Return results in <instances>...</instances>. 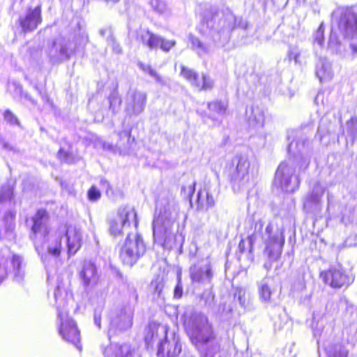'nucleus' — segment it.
Here are the masks:
<instances>
[{
  "label": "nucleus",
  "mask_w": 357,
  "mask_h": 357,
  "mask_svg": "<svg viewBox=\"0 0 357 357\" xmlns=\"http://www.w3.org/2000/svg\"><path fill=\"white\" fill-rule=\"evenodd\" d=\"M308 127L294 130L288 132L289 142L287 151L291 157L282 162L275 174L274 183L286 192H294L300 185L299 174L304 172L310 163L312 153V141L305 130Z\"/></svg>",
  "instance_id": "nucleus-1"
},
{
  "label": "nucleus",
  "mask_w": 357,
  "mask_h": 357,
  "mask_svg": "<svg viewBox=\"0 0 357 357\" xmlns=\"http://www.w3.org/2000/svg\"><path fill=\"white\" fill-rule=\"evenodd\" d=\"M250 225L248 229L247 239H241L238 246V257L248 250L252 252L255 243H264L266 245L265 253L268 261L264 263V267L268 271L273 266V263L278 261L282 252L285 242L283 228L279 227L273 222H268L264 229V220L261 215L254 213L248 220Z\"/></svg>",
  "instance_id": "nucleus-2"
},
{
  "label": "nucleus",
  "mask_w": 357,
  "mask_h": 357,
  "mask_svg": "<svg viewBox=\"0 0 357 357\" xmlns=\"http://www.w3.org/2000/svg\"><path fill=\"white\" fill-rule=\"evenodd\" d=\"M203 22L209 29V35L213 42L218 45H224L229 42L231 31L241 29L248 32L250 24L246 20L237 19L229 8L219 10L211 6L204 13Z\"/></svg>",
  "instance_id": "nucleus-3"
},
{
  "label": "nucleus",
  "mask_w": 357,
  "mask_h": 357,
  "mask_svg": "<svg viewBox=\"0 0 357 357\" xmlns=\"http://www.w3.org/2000/svg\"><path fill=\"white\" fill-rule=\"evenodd\" d=\"M186 332L201 357H213L219 347L215 342V333L207 316L195 312L185 323Z\"/></svg>",
  "instance_id": "nucleus-4"
},
{
  "label": "nucleus",
  "mask_w": 357,
  "mask_h": 357,
  "mask_svg": "<svg viewBox=\"0 0 357 357\" xmlns=\"http://www.w3.org/2000/svg\"><path fill=\"white\" fill-rule=\"evenodd\" d=\"M56 307L58 312L59 333L62 338L72 343L79 351L80 335L75 321L68 315L67 307L72 300V293L68 285L63 282L58 283L54 292Z\"/></svg>",
  "instance_id": "nucleus-5"
},
{
  "label": "nucleus",
  "mask_w": 357,
  "mask_h": 357,
  "mask_svg": "<svg viewBox=\"0 0 357 357\" xmlns=\"http://www.w3.org/2000/svg\"><path fill=\"white\" fill-rule=\"evenodd\" d=\"M63 231H52L43 236V243L40 240H36L34 246L38 255L47 269V280L50 278L51 266L59 257L62 249L61 240Z\"/></svg>",
  "instance_id": "nucleus-6"
},
{
  "label": "nucleus",
  "mask_w": 357,
  "mask_h": 357,
  "mask_svg": "<svg viewBox=\"0 0 357 357\" xmlns=\"http://www.w3.org/2000/svg\"><path fill=\"white\" fill-rule=\"evenodd\" d=\"M250 162L245 153L235 155L227 172V177L234 192L245 188L250 181L249 168Z\"/></svg>",
  "instance_id": "nucleus-7"
},
{
  "label": "nucleus",
  "mask_w": 357,
  "mask_h": 357,
  "mask_svg": "<svg viewBox=\"0 0 357 357\" xmlns=\"http://www.w3.org/2000/svg\"><path fill=\"white\" fill-rule=\"evenodd\" d=\"M331 26L345 38H357V13L352 8H337L331 13Z\"/></svg>",
  "instance_id": "nucleus-8"
},
{
  "label": "nucleus",
  "mask_w": 357,
  "mask_h": 357,
  "mask_svg": "<svg viewBox=\"0 0 357 357\" xmlns=\"http://www.w3.org/2000/svg\"><path fill=\"white\" fill-rule=\"evenodd\" d=\"M133 225L136 229L138 225L137 212L130 206L121 207L116 216L109 220V231L114 237L121 236Z\"/></svg>",
  "instance_id": "nucleus-9"
},
{
  "label": "nucleus",
  "mask_w": 357,
  "mask_h": 357,
  "mask_svg": "<svg viewBox=\"0 0 357 357\" xmlns=\"http://www.w3.org/2000/svg\"><path fill=\"white\" fill-rule=\"evenodd\" d=\"M145 250L142 236L137 233L128 232L125 243L120 251V258L125 265L130 267L144 254Z\"/></svg>",
  "instance_id": "nucleus-10"
},
{
  "label": "nucleus",
  "mask_w": 357,
  "mask_h": 357,
  "mask_svg": "<svg viewBox=\"0 0 357 357\" xmlns=\"http://www.w3.org/2000/svg\"><path fill=\"white\" fill-rule=\"evenodd\" d=\"M169 327L167 325L158 324V336L159 333L162 335L158 343V357H175L181 351V345L179 338L174 331L169 335Z\"/></svg>",
  "instance_id": "nucleus-11"
},
{
  "label": "nucleus",
  "mask_w": 357,
  "mask_h": 357,
  "mask_svg": "<svg viewBox=\"0 0 357 357\" xmlns=\"http://www.w3.org/2000/svg\"><path fill=\"white\" fill-rule=\"evenodd\" d=\"M169 327L167 325L158 324V336L159 333L162 335L158 343V357H175L181 351V345L179 338L174 331L169 335Z\"/></svg>",
  "instance_id": "nucleus-12"
},
{
  "label": "nucleus",
  "mask_w": 357,
  "mask_h": 357,
  "mask_svg": "<svg viewBox=\"0 0 357 357\" xmlns=\"http://www.w3.org/2000/svg\"><path fill=\"white\" fill-rule=\"evenodd\" d=\"M320 276L326 284L333 289L347 288L354 281V277L340 264L331 265L321 272Z\"/></svg>",
  "instance_id": "nucleus-13"
},
{
  "label": "nucleus",
  "mask_w": 357,
  "mask_h": 357,
  "mask_svg": "<svg viewBox=\"0 0 357 357\" xmlns=\"http://www.w3.org/2000/svg\"><path fill=\"white\" fill-rule=\"evenodd\" d=\"M326 187L320 181H314L310 185L307 194L303 197V210L310 215L316 216L322 210V197L326 191Z\"/></svg>",
  "instance_id": "nucleus-14"
},
{
  "label": "nucleus",
  "mask_w": 357,
  "mask_h": 357,
  "mask_svg": "<svg viewBox=\"0 0 357 357\" xmlns=\"http://www.w3.org/2000/svg\"><path fill=\"white\" fill-rule=\"evenodd\" d=\"M133 310L130 305L116 309L109 314V327L108 337L115 335L118 331L130 328L132 325Z\"/></svg>",
  "instance_id": "nucleus-15"
},
{
  "label": "nucleus",
  "mask_w": 357,
  "mask_h": 357,
  "mask_svg": "<svg viewBox=\"0 0 357 357\" xmlns=\"http://www.w3.org/2000/svg\"><path fill=\"white\" fill-rule=\"evenodd\" d=\"M75 52L73 41L63 36H60L53 43L49 51V57L54 63L70 59Z\"/></svg>",
  "instance_id": "nucleus-16"
},
{
  "label": "nucleus",
  "mask_w": 357,
  "mask_h": 357,
  "mask_svg": "<svg viewBox=\"0 0 357 357\" xmlns=\"http://www.w3.org/2000/svg\"><path fill=\"white\" fill-rule=\"evenodd\" d=\"M146 96L144 93L130 89L125 98V112L128 116L139 115L144 109Z\"/></svg>",
  "instance_id": "nucleus-17"
},
{
  "label": "nucleus",
  "mask_w": 357,
  "mask_h": 357,
  "mask_svg": "<svg viewBox=\"0 0 357 357\" xmlns=\"http://www.w3.org/2000/svg\"><path fill=\"white\" fill-rule=\"evenodd\" d=\"M63 231L66 238V245L69 256L74 255L81 248L82 243V233L81 229L76 225H66L58 229Z\"/></svg>",
  "instance_id": "nucleus-18"
},
{
  "label": "nucleus",
  "mask_w": 357,
  "mask_h": 357,
  "mask_svg": "<svg viewBox=\"0 0 357 357\" xmlns=\"http://www.w3.org/2000/svg\"><path fill=\"white\" fill-rule=\"evenodd\" d=\"M49 216L47 212L44 209H39L32 217L31 238L35 243L36 240H40L38 237H43L52 231L48 225Z\"/></svg>",
  "instance_id": "nucleus-19"
},
{
  "label": "nucleus",
  "mask_w": 357,
  "mask_h": 357,
  "mask_svg": "<svg viewBox=\"0 0 357 357\" xmlns=\"http://www.w3.org/2000/svg\"><path fill=\"white\" fill-rule=\"evenodd\" d=\"M181 75L199 91H210L213 87V80L206 74H203L200 79L196 71L188 67L182 66Z\"/></svg>",
  "instance_id": "nucleus-20"
},
{
  "label": "nucleus",
  "mask_w": 357,
  "mask_h": 357,
  "mask_svg": "<svg viewBox=\"0 0 357 357\" xmlns=\"http://www.w3.org/2000/svg\"><path fill=\"white\" fill-rule=\"evenodd\" d=\"M42 22L41 5L38 4L34 8H29L26 13L21 15L19 23L23 32H31Z\"/></svg>",
  "instance_id": "nucleus-21"
},
{
  "label": "nucleus",
  "mask_w": 357,
  "mask_h": 357,
  "mask_svg": "<svg viewBox=\"0 0 357 357\" xmlns=\"http://www.w3.org/2000/svg\"><path fill=\"white\" fill-rule=\"evenodd\" d=\"M190 276L192 282L210 284L213 278L210 262L194 264L190 268Z\"/></svg>",
  "instance_id": "nucleus-22"
},
{
  "label": "nucleus",
  "mask_w": 357,
  "mask_h": 357,
  "mask_svg": "<svg viewBox=\"0 0 357 357\" xmlns=\"http://www.w3.org/2000/svg\"><path fill=\"white\" fill-rule=\"evenodd\" d=\"M79 278L86 288H92L97 285L100 274L96 264L91 261H84L79 272Z\"/></svg>",
  "instance_id": "nucleus-23"
},
{
  "label": "nucleus",
  "mask_w": 357,
  "mask_h": 357,
  "mask_svg": "<svg viewBox=\"0 0 357 357\" xmlns=\"http://www.w3.org/2000/svg\"><path fill=\"white\" fill-rule=\"evenodd\" d=\"M336 128L335 121L333 122L328 116H323L319 122L317 136L321 142L326 139V142L328 143L331 139H333L336 137L338 138L336 134Z\"/></svg>",
  "instance_id": "nucleus-24"
},
{
  "label": "nucleus",
  "mask_w": 357,
  "mask_h": 357,
  "mask_svg": "<svg viewBox=\"0 0 357 357\" xmlns=\"http://www.w3.org/2000/svg\"><path fill=\"white\" fill-rule=\"evenodd\" d=\"M174 221V211L169 203H167L160 209L159 215H158V225L160 224L161 229H163L164 235L170 237L172 227Z\"/></svg>",
  "instance_id": "nucleus-25"
},
{
  "label": "nucleus",
  "mask_w": 357,
  "mask_h": 357,
  "mask_svg": "<svg viewBox=\"0 0 357 357\" xmlns=\"http://www.w3.org/2000/svg\"><path fill=\"white\" fill-rule=\"evenodd\" d=\"M245 116L250 128L253 129L261 128L264 126V111L261 107L252 105L247 108Z\"/></svg>",
  "instance_id": "nucleus-26"
},
{
  "label": "nucleus",
  "mask_w": 357,
  "mask_h": 357,
  "mask_svg": "<svg viewBox=\"0 0 357 357\" xmlns=\"http://www.w3.org/2000/svg\"><path fill=\"white\" fill-rule=\"evenodd\" d=\"M104 357H133V349L128 344H112L103 351Z\"/></svg>",
  "instance_id": "nucleus-27"
},
{
  "label": "nucleus",
  "mask_w": 357,
  "mask_h": 357,
  "mask_svg": "<svg viewBox=\"0 0 357 357\" xmlns=\"http://www.w3.org/2000/svg\"><path fill=\"white\" fill-rule=\"evenodd\" d=\"M316 75L320 82L329 81L333 77L331 63L326 57H320L316 66Z\"/></svg>",
  "instance_id": "nucleus-28"
},
{
  "label": "nucleus",
  "mask_w": 357,
  "mask_h": 357,
  "mask_svg": "<svg viewBox=\"0 0 357 357\" xmlns=\"http://www.w3.org/2000/svg\"><path fill=\"white\" fill-rule=\"evenodd\" d=\"M11 264L14 273V280L17 282L23 281L24 273V264L22 257L14 255L11 259Z\"/></svg>",
  "instance_id": "nucleus-29"
},
{
  "label": "nucleus",
  "mask_w": 357,
  "mask_h": 357,
  "mask_svg": "<svg viewBox=\"0 0 357 357\" xmlns=\"http://www.w3.org/2000/svg\"><path fill=\"white\" fill-rule=\"evenodd\" d=\"M325 351L327 357H347L349 354V350L340 343L329 344Z\"/></svg>",
  "instance_id": "nucleus-30"
},
{
  "label": "nucleus",
  "mask_w": 357,
  "mask_h": 357,
  "mask_svg": "<svg viewBox=\"0 0 357 357\" xmlns=\"http://www.w3.org/2000/svg\"><path fill=\"white\" fill-rule=\"evenodd\" d=\"M13 189L8 184H4L0 187V205L10 206L13 203Z\"/></svg>",
  "instance_id": "nucleus-31"
},
{
  "label": "nucleus",
  "mask_w": 357,
  "mask_h": 357,
  "mask_svg": "<svg viewBox=\"0 0 357 357\" xmlns=\"http://www.w3.org/2000/svg\"><path fill=\"white\" fill-rule=\"evenodd\" d=\"M156 331V322L151 321L144 329V342L147 349H153L155 342L154 335Z\"/></svg>",
  "instance_id": "nucleus-32"
},
{
  "label": "nucleus",
  "mask_w": 357,
  "mask_h": 357,
  "mask_svg": "<svg viewBox=\"0 0 357 357\" xmlns=\"http://www.w3.org/2000/svg\"><path fill=\"white\" fill-rule=\"evenodd\" d=\"M189 38L192 49L196 51L199 56L210 52L211 49L210 45L202 43L197 37L192 35H190Z\"/></svg>",
  "instance_id": "nucleus-33"
},
{
  "label": "nucleus",
  "mask_w": 357,
  "mask_h": 357,
  "mask_svg": "<svg viewBox=\"0 0 357 357\" xmlns=\"http://www.w3.org/2000/svg\"><path fill=\"white\" fill-rule=\"evenodd\" d=\"M258 291L259 298L263 303H271L272 291L266 280H262L258 283Z\"/></svg>",
  "instance_id": "nucleus-34"
},
{
  "label": "nucleus",
  "mask_w": 357,
  "mask_h": 357,
  "mask_svg": "<svg viewBox=\"0 0 357 357\" xmlns=\"http://www.w3.org/2000/svg\"><path fill=\"white\" fill-rule=\"evenodd\" d=\"M138 37L142 43L149 49H154L156 46V38L155 35L153 33H151L149 30H141Z\"/></svg>",
  "instance_id": "nucleus-35"
},
{
  "label": "nucleus",
  "mask_w": 357,
  "mask_h": 357,
  "mask_svg": "<svg viewBox=\"0 0 357 357\" xmlns=\"http://www.w3.org/2000/svg\"><path fill=\"white\" fill-rule=\"evenodd\" d=\"M341 47L342 43L340 40L338 39L337 36L333 33V29L331 31V33L329 37V40L328 42V49L331 52V53L335 54H341Z\"/></svg>",
  "instance_id": "nucleus-36"
},
{
  "label": "nucleus",
  "mask_w": 357,
  "mask_h": 357,
  "mask_svg": "<svg viewBox=\"0 0 357 357\" xmlns=\"http://www.w3.org/2000/svg\"><path fill=\"white\" fill-rule=\"evenodd\" d=\"M347 135L354 142L357 139V117H351L346 123Z\"/></svg>",
  "instance_id": "nucleus-37"
},
{
  "label": "nucleus",
  "mask_w": 357,
  "mask_h": 357,
  "mask_svg": "<svg viewBox=\"0 0 357 357\" xmlns=\"http://www.w3.org/2000/svg\"><path fill=\"white\" fill-rule=\"evenodd\" d=\"M209 110L215 112L219 115H223L226 113L227 109V103L220 100H216L208 103Z\"/></svg>",
  "instance_id": "nucleus-38"
},
{
  "label": "nucleus",
  "mask_w": 357,
  "mask_h": 357,
  "mask_svg": "<svg viewBox=\"0 0 357 357\" xmlns=\"http://www.w3.org/2000/svg\"><path fill=\"white\" fill-rule=\"evenodd\" d=\"M201 299L204 301V305L209 310H213L215 306V294L211 289L205 290L202 296Z\"/></svg>",
  "instance_id": "nucleus-39"
},
{
  "label": "nucleus",
  "mask_w": 357,
  "mask_h": 357,
  "mask_svg": "<svg viewBox=\"0 0 357 357\" xmlns=\"http://www.w3.org/2000/svg\"><path fill=\"white\" fill-rule=\"evenodd\" d=\"M109 109L113 112H116L120 107L121 100L116 91H113L108 98Z\"/></svg>",
  "instance_id": "nucleus-40"
},
{
  "label": "nucleus",
  "mask_w": 357,
  "mask_h": 357,
  "mask_svg": "<svg viewBox=\"0 0 357 357\" xmlns=\"http://www.w3.org/2000/svg\"><path fill=\"white\" fill-rule=\"evenodd\" d=\"M311 326H312V329L313 331V335L315 338L317 339V342L319 344V340L318 337H320V336L321 335V331L323 329V323H322V321H316V317H315L314 314H313L312 321Z\"/></svg>",
  "instance_id": "nucleus-41"
},
{
  "label": "nucleus",
  "mask_w": 357,
  "mask_h": 357,
  "mask_svg": "<svg viewBox=\"0 0 357 357\" xmlns=\"http://www.w3.org/2000/svg\"><path fill=\"white\" fill-rule=\"evenodd\" d=\"M3 119L10 126H20V122L19 119L10 109H6L3 112Z\"/></svg>",
  "instance_id": "nucleus-42"
},
{
  "label": "nucleus",
  "mask_w": 357,
  "mask_h": 357,
  "mask_svg": "<svg viewBox=\"0 0 357 357\" xmlns=\"http://www.w3.org/2000/svg\"><path fill=\"white\" fill-rule=\"evenodd\" d=\"M324 24L321 23L314 34V42L320 47H322L324 44Z\"/></svg>",
  "instance_id": "nucleus-43"
},
{
  "label": "nucleus",
  "mask_w": 357,
  "mask_h": 357,
  "mask_svg": "<svg viewBox=\"0 0 357 357\" xmlns=\"http://www.w3.org/2000/svg\"><path fill=\"white\" fill-rule=\"evenodd\" d=\"M234 298L235 301H238L241 307L245 308L247 305V298L245 296V291L243 289L238 288L236 289Z\"/></svg>",
  "instance_id": "nucleus-44"
},
{
  "label": "nucleus",
  "mask_w": 357,
  "mask_h": 357,
  "mask_svg": "<svg viewBox=\"0 0 357 357\" xmlns=\"http://www.w3.org/2000/svg\"><path fill=\"white\" fill-rule=\"evenodd\" d=\"M176 45V41L174 40H167L164 38L158 36V47L164 52H169L170 49Z\"/></svg>",
  "instance_id": "nucleus-45"
},
{
  "label": "nucleus",
  "mask_w": 357,
  "mask_h": 357,
  "mask_svg": "<svg viewBox=\"0 0 357 357\" xmlns=\"http://www.w3.org/2000/svg\"><path fill=\"white\" fill-rule=\"evenodd\" d=\"M89 38L88 36L82 33L76 37L75 41L74 43V46H75V50L79 49V47H83L88 43Z\"/></svg>",
  "instance_id": "nucleus-46"
},
{
  "label": "nucleus",
  "mask_w": 357,
  "mask_h": 357,
  "mask_svg": "<svg viewBox=\"0 0 357 357\" xmlns=\"http://www.w3.org/2000/svg\"><path fill=\"white\" fill-rule=\"evenodd\" d=\"M137 66L145 74L149 75L153 78L156 77V73L155 70L152 68L149 64H146L139 61L138 62Z\"/></svg>",
  "instance_id": "nucleus-47"
},
{
  "label": "nucleus",
  "mask_w": 357,
  "mask_h": 357,
  "mask_svg": "<svg viewBox=\"0 0 357 357\" xmlns=\"http://www.w3.org/2000/svg\"><path fill=\"white\" fill-rule=\"evenodd\" d=\"M195 185L196 183L194 181L192 184L190 185L188 187L183 186L181 188V193L189 199L190 204H192V197L195 191Z\"/></svg>",
  "instance_id": "nucleus-48"
},
{
  "label": "nucleus",
  "mask_w": 357,
  "mask_h": 357,
  "mask_svg": "<svg viewBox=\"0 0 357 357\" xmlns=\"http://www.w3.org/2000/svg\"><path fill=\"white\" fill-rule=\"evenodd\" d=\"M205 189L199 190L197 194L196 202L197 209H203L205 206L206 197L204 196Z\"/></svg>",
  "instance_id": "nucleus-49"
},
{
  "label": "nucleus",
  "mask_w": 357,
  "mask_h": 357,
  "mask_svg": "<svg viewBox=\"0 0 357 357\" xmlns=\"http://www.w3.org/2000/svg\"><path fill=\"white\" fill-rule=\"evenodd\" d=\"M88 197L90 201H96L100 197V191L95 186H92L88 191Z\"/></svg>",
  "instance_id": "nucleus-50"
},
{
  "label": "nucleus",
  "mask_w": 357,
  "mask_h": 357,
  "mask_svg": "<svg viewBox=\"0 0 357 357\" xmlns=\"http://www.w3.org/2000/svg\"><path fill=\"white\" fill-rule=\"evenodd\" d=\"M107 41L108 45L112 47L115 53L120 54L121 52V48L119 44L116 42L114 36H110V38H107Z\"/></svg>",
  "instance_id": "nucleus-51"
},
{
  "label": "nucleus",
  "mask_w": 357,
  "mask_h": 357,
  "mask_svg": "<svg viewBox=\"0 0 357 357\" xmlns=\"http://www.w3.org/2000/svg\"><path fill=\"white\" fill-rule=\"evenodd\" d=\"M183 295V286L180 276L177 278V284L174 290V296L176 298H181Z\"/></svg>",
  "instance_id": "nucleus-52"
},
{
  "label": "nucleus",
  "mask_w": 357,
  "mask_h": 357,
  "mask_svg": "<svg viewBox=\"0 0 357 357\" xmlns=\"http://www.w3.org/2000/svg\"><path fill=\"white\" fill-rule=\"evenodd\" d=\"M204 196L206 197L205 206H206V208H212L213 206H214L215 200L213 199V197L206 189H205Z\"/></svg>",
  "instance_id": "nucleus-53"
},
{
  "label": "nucleus",
  "mask_w": 357,
  "mask_h": 357,
  "mask_svg": "<svg viewBox=\"0 0 357 357\" xmlns=\"http://www.w3.org/2000/svg\"><path fill=\"white\" fill-rule=\"evenodd\" d=\"M96 146H100L104 150L113 151H114V146L111 143H107L99 139L96 143Z\"/></svg>",
  "instance_id": "nucleus-54"
},
{
  "label": "nucleus",
  "mask_w": 357,
  "mask_h": 357,
  "mask_svg": "<svg viewBox=\"0 0 357 357\" xmlns=\"http://www.w3.org/2000/svg\"><path fill=\"white\" fill-rule=\"evenodd\" d=\"M0 146L6 151H15V147L9 144L8 142H6L4 139L2 137H0Z\"/></svg>",
  "instance_id": "nucleus-55"
},
{
  "label": "nucleus",
  "mask_w": 357,
  "mask_h": 357,
  "mask_svg": "<svg viewBox=\"0 0 357 357\" xmlns=\"http://www.w3.org/2000/svg\"><path fill=\"white\" fill-rule=\"evenodd\" d=\"M167 11V3L165 1L158 0V13L164 14Z\"/></svg>",
  "instance_id": "nucleus-56"
},
{
  "label": "nucleus",
  "mask_w": 357,
  "mask_h": 357,
  "mask_svg": "<svg viewBox=\"0 0 357 357\" xmlns=\"http://www.w3.org/2000/svg\"><path fill=\"white\" fill-rule=\"evenodd\" d=\"M7 275L6 268L0 263V284L6 279Z\"/></svg>",
  "instance_id": "nucleus-57"
},
{
  "label": "nucleus",
  "mask_w": 357,
  "mask_h": 357,
  "mask_svg": "<svg viewBox=\"0 0 357 357\" xmlns=\"http://www.w3.org/2000/svg\"><path fill=\"white\" fill-rule=\"evenodd\" d=\"M94 323L99 328H100V312L97 310L94 312Z\"/></svg>",
  "instance_id": "nucleus-58"
},
{
  "label": "nucleus",
  "mask_w": 357,
  "mask_h": 357,
  "mask_svg": "<svg viewBox=\"0 0 357 357\" xmlns=\"http://www.w3.org/2000/svg\"><path fill=\"white\" fill-rule=\"evenodd\" d=\"M100 33L102 36H106V38H110V36H113L112 31L110 29H104L100 30Z\"/></svg>",
  "instance_id": "nucleus-59"
},
{
  "label": "nucleus",
  "mask_w": 357,
  "mask_h": 357,
  "mask_svg": "<svg viewBox=\"0 0 357 357\" xmlns=\"http://www.w3.org/2000/svg\"><path fill=\"white\" fill-rule=\"evenodd\" d=\"M298 56V54L293 52L292 50H289L288 52V57L289 60L294 59L295 62H297Z\"/></svg>",
  "instance_id": "nucleus-60"
},
{
  "label": "nucleus",
  "mask_w": 357,
  "mask_h": 357,
  "mask_svg": "<svg viewBox=\"0 0 357 357\" xmlns=\"http://www.w3.org/2000/svg\"><path fill=\"white\" fill-rule=\"evenodd\" d=\"M351 314L352 318L350 323L351 324H354L357 321V309L351 310Z\"/></svg>",
  "instance_id": "nucleus-61"
},
{
  "label": "nucleus",
  "mask_w": 357,
  "mask_h": 357,
  "mask_svg": "<svg viewBox=\"0 0 357 357\" xmlns=\"http://www.w3.org/2000/svg\"><path fill=\"white\" fill-rule=\"evenodd\" d=\"M350 48L351 50L352 55L354 56H357V43H350Z\"/></svg>",
  "instance_id": "nucleus-62"
},
{
  "label": "nucleus",
  "mask_w": 357,
  "mask_h": 357,
  "mask_svg": "<svg viewBox=\"0 0 357 357\" xmlns=\"http://www.w3.org/2000/svg\"><path fill=\"white\" fill-rule=\"evenodd\" d=\"M152 229H153V241H155V232H156V215L154 214L153 222H152Z\"/></svg>",
  "instance_id": "nucleus-63"
},
{
  "label": "nucleus",
  "mask_w": 357,
  "mask_h": 357,
  "mask_svg": "<svg viewBox=\"0 0 357 357\" xmlns=\"http://www.w3.org/2000/svg\"><path fill=\"white\" fill-rule=\"evenodd\" d=\"M100 184L102 188L106 189V191H108V188L109 186V184L108 181L105 179H101L100 181Z\"/></svg>",
  "instance_id": "nucleus-64"
}]
</instances>
